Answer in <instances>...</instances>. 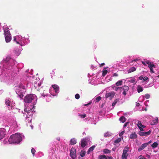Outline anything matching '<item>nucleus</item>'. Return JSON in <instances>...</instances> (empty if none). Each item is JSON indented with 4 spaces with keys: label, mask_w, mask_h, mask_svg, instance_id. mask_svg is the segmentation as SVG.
Segmentation results:
<instances>
[{
    "label": "nucleus",
    "mask_w": 159,
    "mask_h": 159,
    "mask_svg": "<svg viewBox=\"0 0 159 159\" xmlns=\"http://www.w3.org/2000/svg\"><path fill=\"white\" fill-rule=\"evenodd\" d=\"M30 126L31 127V129H33V126L32 125H30Z\"/></svg>",
    "instance_id": "nucleus-63"
},
{
    "label": "nucleus",
    "mask_w": 159,
    "mask_h": 159,
    "mask_svg": "<svg viewBox=\"0 0 159 159\" xmlns=\"http://www.w3.org/2000/svg\"><path fill=\"white\" fill-rule=\"evenodd\" d=\"M129 123V122H127L125 123L124 125V126H123L124 128L126 127L127 125Z\"/></svg>",
    "instance_id": "nucleus-55"
},
{
    "label": "nucleus",
    "mask_w": 159,
    "mask_h": 159,
    "mask_svg": "<svg viewBox=\"0 0 159 159\" xmlns=\"http://www.w3.org/2000/svg\"><path fill=\"white\" fill-rule=\"evenodd\" d=\"M150 61H142V63L144 65V66H146L147 65V64L148 65V62H149Z\"/></svg>",
    "instance_id": "nucleus-49"
},
{
    "label": "nucleus",
    "mask_w": 159,
    "mask_h": 159,
    "mask_svg": "<svg viewBox=\"0 0 159 159\" xmlns=\"http://www.w3.org/2000/svg\"><path fill=\"white\" fill-rule=\"evenodd\" d=\"M140 105V104L139 103H136V106H139Z\"/></svg>",
    "instance_id": "nucleus-59"
},
{
    "label": "nucleus",
    "mask_w": 159,
    "mask_h": 159,
    "mask_svg": "<svg viewBox=\"0 0 159 159\" xmlns=\"http://www.w3.org/2000/svg\"><path fill=\"white\" fill-rule=\"evenodd\" d=\"M96 121L93 122L92 123V124H94V125H96Z\"/></svg>",
    "instance_id": "nucleus-61"
},
{
    "label": "nucleus",
    "mask_w": 159,
    "mask_h": 159,
    "mask_svg": "<svg viewBox=\"0 0 159 159\" xmlns=\"http://www.w3.org/2000/svg\"><path fill=\"white\" fill-rule=\"evenodd\" d=\"M136 68L135 67H132L130 68L128 70V73H129L135 71Z\"/></svg>",
    "instance_id": "nucleus-31"
},
{
    "label": "nucleus",
    "mask_w": 159,
    "mask_h": 159,
    "mask_svg": "<svg viewBox=\"0 0 159 159\" xmlns=\"http://www.w3.org/2000/svg\"><path fill=\"white\" fill-rule=\"evenodd\" d=\"M37 100L36 96L34 94H29L25 96L24 98L25 108L24 111L27 113L26 120L29 123L31 122L33 114V108L37 103Z\"/></svg>",
    "instance_id": "nucleus-1"
},
{
    "label": "nucleus",
    "mask_w": 159,
    "mask_h": 159,
    "mask_svg": "<svg viewBox=\"0 0 159 159\" xmlns=\"http://www.w3.org/2000/svg\"><path fill=\"white\" fill-rule=\"evenodd\" d=\"M43 97V98L46 97V100L47 102H49L51 100V96L48 94H44V93H41L40 97Z\"/></svg>",
    "instance_id": "nucleus-18"
},
{
    "label": "nucleus",
    "mask_w": 159,
    "mask_h": 159,
    "mask_svg": "<svg viewBox=\"0 0 159 159\" xmlns=\"http://www.w3.org/2000/svg\"><path fill=\"white\" fill-rule=\"evenodd\" d=\"M137 125L141 131H143V128H144L145 127L144 125H142L141 122L139 121H138Z\"/></svg>",
    "instance_id": "nucleus-19"
},
{
    "label": "nucleus",
    "mask_w": 159,
    "mask_h": 159,
    "mask_svg": "<svg viewBox=\"0 0 159 159\" xmlns=\"http://www.w3.org/2000/svg\"><path fill=\"white\" fill-rule=\"evenodd\" d=\"M105 65V63H102L101 65H100V66H103Z\"/></svg>",
    "instance_id": "nucleus-62"
},
{
    "label": "nucleus",
    "mask_w": 159,
    "mask_h": 159,
    "mask_svg": "<svg viewBox=\"0 0 159 159\" xmlns=\"http://www.w3.org/2000/svg\"><path fill=\"white\" fill-rule=\"evenodd\" d=\"M144 99V96H141L139 98V101L140 102H142Z\"/></svg>",
    "instance_id": "nucleus-45"
},
{
    "label": "nucleus",
    "mask_w": 159,
    "mask_h": 159,
    "mask_svg": "<svg viewBox=\"0 0 159 159\" xmlns=\"http://www.w3.org/2000/svg\"><path fill=\"white\" fill-rule=\"evenodd\" d=\"M108 159H112V157H108Z\"/></svg>",
    "instance_id": "nucleus-60"
},
{
    "label": "nucleus",
    "mask_w": 159,
    "mask_h": 159,
    "mask_svg": "<svg viewBox=\"0 0 159 159\" xmlns=\"http://www.w3.org/2000/svg\"><path fill=\"white\" fill-rule=\"evenodd\" d=\"M158 146V143L157 142H154L152 145L151 146L152 148H156Z\"/></svg>",
    "instance_id": "nucleus-39"
},
{
    "label": "nucleus",
    "mask_w": 159,
    "mask_h": 159,
    "mask_svg": "<svg viewBox=\"0 0 159 159\" xmlns=\"http://www.w3.org/2000/svg\"><path fill=\"white\" fill-rule=\"evenodd\" d=\"M86 154V152L84 150H81L80 152V156L81 157H84Z\"/></svg>",
    "instance_id": "nucleus-38"
},
{
    "label": "nucleus",
    "mask_w": 159,
    "mask_h": 159,
    "mask_svg": "<svg viewBox=\"0 0 159 159\" xmlns=\"http://www.w3.org/2000/svg\"><path fill=\"white\" fill-rule=\"evenodd\" d=\"M158 118L156 117L155 119L152 120L151 123V125H154L156 124L158 122Z\"/></svg>",
    "instance_id": "nucleus-27"
},
{
    "label": "nucleus",
    "mask_w": 159,
    "mask_h": 159,
    "mask_svg": "<svg viewBox=\"0 0 159 159\" xmlns=\"http://www.w3.org/2000/svg\"><path fill=\"white\" fill-rule=\"evenodd\" d=\"M148 67L149 68L151 73H154V71L153 68L156 67L155 65L154 64L153 62L149 61L148 63Z\"/></svg>",
    "instance_id": "nucleus-11"
},
{
    "label": "nucleus",
    "mask_w": 159,
    "mask_h": 159,
    "mask_svg": "<svg viewBox=\"0 0 159 159\" xmlns=\"http://www.w3.org/2000/svg\"><path fill=\"white\" fill-rule=\"evenodd\" d=\"M126 80L131 83H134L136 81V80L134 77H131L126 79Z\"/></svg>",
    "instance_id": "nucleus-23"
},
{
    "label": "nucleus",
    "mask_w": 159,
    "mask_h": 159,
    "mask_svg": "<svg viewBox=\"0 0 159 159\" xmlns=\"http://www.w3.org/2000/svg\"><path fill=\"white\" fill-rule=\"evenodd\" d=\"M27 81H25L20 83L19 85L16 87V92L20 98L21 99L24 96L23 94L25 92V86L27 87Z\"/></svg>",
    "instance_id": "nucleus-5"
},
{
    "label": "nucleus",
    "mask_w": 159,
    "mask_h": 159,
    "mask_svg": "<svg viewBox=\"0 0 159 159\" xmlns=\"http://www.w3.org/2000/svg\"><path fill=\"white\" fill-rule=\"evenodd\" d=\"M18 128V125L16 120H14L11 122L10 128L13 130H17Z\"/></svg>",
    "instance_id": "nucleus-9"
},
{
    "label": "nucleus",
    "mask_w": 159,
    "mask_h": 159,
    "mask_svg": "<svg viewBox=\"0 0 159 159\" xmlns=\"http://www.w3.org/2000/svg\"><path fill=\"white\" fill-rule=\"evenodd\" d=\"M90 140V137H87L85 138H84L81 140L80 145L82 147L84 148L86 146L88 143V142Z\"/></svg>",
    "instance_id": "nucleus-8"
},
{
    "label": "nucleus",
    "mask_w": 159,
    "mask_h": 159,
    "mask_svg": "<svg viewBox=\"0 0 159 159\" xmlns=\"http://www.w3.org/2000/svg\"><path fill=\"white\" fill-rule=\"evenodd\" d=\"M3 29L4 33V34H6L10 33V32L8 30V28L6 25H4L3 26Z\"/></svg>",
    "instance_id": "nucleus-24"
},
{
    "label": "nucleus",
    "mask_w": 159,
    "mask_h": 159,
    "mask_svg": "<svg viewBox=\"0 0 159 159\" xmlns=\"http://www.w3.org/2000/svg\"><path fill=\"white\" fill-rule=\"evenodd\" d=\"M13 41L17 44L19 45V48H15L12 53V55L15 57L18 56L21 53L22 46H25L30 43V40L29 38H25L20 35H16L13 37Z\"/></svg>",
    "instance_id": "nucleus-3"
},
{
    "label": "nucleus",
    "mask_w": 159,
    "mask_h": 159,
    "mask_svg": "<svg viewBox=\"0 0 159 159\" xmlns=\"http://www.w3.org/2000/svg\"><path fill=\"white\" fill-rule=\"evenodd\" d=\"M78 116L81 118H84L86 116L85 114H80L78 115Z\"/></svg>",
    "instance_id": "nucleus-42"
},
{
    "label": "nucleus",
    "mask_w": 159,
    "mask_h": 159,
    "mask_svg": "<svg viewBox=\"0 0 159 159\" xmlns=\"http://www.w3.org/2000/svg\"><path fill=\"white\" fill-rule=\"evenodd\" d=\"M129 151V147L128 146H126L124 149L123 150V153H124V154H127V155H128V153H127V152Z\"/></svg>",
    "instance_id": "nucleus-28"
},
{
    "label": "nucleus",
    "mask_w": 159,
    "mask_h": 159,
    "mask_svg": "<svg viewBox=\"0 0 159 159\" xmlns=\"http://www.w3.org/2000/svg\"><path fill=\"white\" fill-rule=\"evenodd\" d=\"M144 98H145L146 99H148L150 98V95L149 94L147 93L144 95Z\"/></svg>",
    "instance_id": "nucleus-47"
},
{
    "label": "nucleus",
    "mask_w": 159,
    "mask_h": 159,
    "mask_svg": "<svg viewBox=\"0 0 159 159\" xmlns=\"http://www.w3.org/2000/svg\"><path fill=\"white\" fill-rule=\"evenodd\" d=\"M35 152V150L33 148H32L31 149V152H32V154L33 155V156H34Z\"/></svg>",
    "instance_id": "nucleus-53"
},
{
    "label": "nucleus",
    "mask_w": 159,
    "mask_h": 159,
    "mask_svg": "<svg viewBox=\"0 0 159 159\" xmlns=\"http://www.w3.org/2000/svg\"><path fill=\"white\" fill-rule=\"evenodd\" d=\"M151 142H152V141L150 140L147 143H145V144H147V146L149 144L151 143Z\"/></svg>",
    "instance_id": "nucleus-56"
},
{
    "label": "nucleus",
    "mask_w": 159,
    "mask_h": 159,
    "mask_svg": "<svg viewBox=\"0 0 159 159\" xmlns=\"http://www.w3.org/2000/svg\"><path fill=\"white\" fill-rule=\"evenodd\" d=\"M16 62L15 60L9 57H7L4 58L2 61L1 64L2 66L0 67V76L1 75L5 70H12L14 73V75H16L18 74L19 71L18 67H16Z\"/></svg>",
    "instance_id": "nucleus-2"
},
{
    "label": "nucleus",
    "mask_w": 159,
    "mask_h": 159,
    "mask_svg": "<svg viewBox=\"0 0 159 159\" xmlns=\"http://www.w3.org/2000/svg\"><path fill=\"white\" fill-rule=\"evenodd\" d=\"M119 120L121 122L124 123L126 121V119L125 117L122 116L120 118Z\"/></svg>",
    "instance_id": "nucleus-35"
},
{
    "label": "nucleus",
    "mask_w": 159,
    "mask_h": 159,
    "mask_svg": "<svg viewBox=\"0 0 159 159\" xmlns=\"http://www.w3.org/2000/svg\"><path fill=\"white\" fill-rule=\"evenodd\" d=\"M70 156L72 159H75L76 157V150L75 148H72L70 150Z\"/></svg>",
    "instance_id": "nucleus-13"
},
{
    "label": "nucleus",
    "mask_w": 159,
    "mask_h": 159,
    "mask_svg": "<svg viewBox=\"0 0 159 159\" xmlns=\"http://www.w3.org/2000/svg\"><path fill=\"white\" fill-rule=\"evenodd\" d=\"M139 134L140 136H145V135H144V132L140 131L139 132Z\"/></svg>",
    "instance_id": "nucleus-50"
},
{
    "label": "nucleus",
    "mask_w": 159,
    "mask_h": 159,
    "mask_svg": "<svg viewBox=\"0 0 159 159\" xmlns=\"http://www.w3.org/2000/svg\"><path fill=\"white\" fill-rule=\"evenodd\" d=\"M108 72L107 70L106 69V68H105L103 69L102 71V75L103 76H105L107 73Z\"/></svg>",
    "instance_id": "nucleus-36"
},
{
    "label": "nucleus",
    "mask_w": 159,
    "mask_h": 159,
    "mask_svg": "<svg viewBox=\"0 0 159 159\" xmlns=\"http://www.w3.org/2000/svg\"><path fill=\"white\" fill-rule=\"evenodd\" d=\"M137 137V135L135 132L132 133L129 136V138L131 139H136Z\"/></svg>",
    "instance_id": "nucleus-26"
},
{
    "label": "nucleus",
    "mask_w": 159,
    "mask_h": 159,
    "mask_svg": "<svg viewBox=\"0 0 159 159\" xmlns=\"http://www.w3.org/2000/svg\"><path fill=\"white\" fill-rule=\"evenodd\" d=\"M6 133V131L4 128H0V140L4 137Z\"/></svg>",
    "instance_id": "nucleus-15"
},
{
    "label": "nucleus",
    "mask_w": 159,
    "mask_h": 159,
    "mask_svg": "<svg viewBox=\"0 0 159 159\" xmlns=\"http://www.w3.org/2000/svg\"><path fill=\"white\" fill-rule=\"evenodd\" d=\"M112 135V133L109 132H107L105 133L104 134L105 137H109Z\"/></svg>",
    "instance_id": "nucleus-34"
},
{
    "label": "nucleus",
    "mask_w": 159,
    "mask_h": 159,
    "mask_svg": "<svg viewBox=\"0 0 159 159\" xmlns=\"http://www.w3.org/2000/svg\"><path fill=\"white\" fill-rule=\"evenodd\" d=\"M10 77L9 75L4 76L1 78V81L9 84L10 82Z\"/></svg>",
    "instance_id": "nucleus-12"
},
{
    "label": "nucleus",
    "mask_w": 159,
    "mask_h": 159,
    "mask_svg": "<svg viewBox=\"0 0 159 159\" xmlns=\"http://www.w3.org/2000/svg\"><path fill=\"white\" fill-rule=\"evenodd\" d=\"M104 158H107L106 156L104 155L99 156L98 157V159H104Z\"/></svg>",
    "instance_id": "nucleus-44"
},
{
    "label": "nucleus",
    "mask_w": 159,
    "mask_h": 159,
    "mask_svg": "<svg viewBox=\"0 0 159 159\" xmlns=\"http://www.w3.org/2000/svg\"><path fill=\"white\" fill-rule=\"evenodd\" d=\"M128 155L127 154H124V153L122 154L121 156V158L122 159H127Z\"/></svg>",
    "instance_id": "nucleus-40"
},
{
    "label": "nucleus",
    "mask_w": 159,
    "mask_h": 159,
    "mask_svg": "<svg viewBox=\"0 0 159 159\" xmlns=\"http://www.w3.org/2000/svg\"><path fill=\"white\" fill-rule=\"evenodd\" d=\"M143 88L140 85H138L137 87V90L139 93L143 90Z\"/></svg>",
    "instance_id": "nucleus-30"
},
{
    "label": "nucleus",
    "mask_w": 159,
    "mask_h": 159,
    "mask_svg": "<svg viewBox=\"0 0 159 159\" xmlns=\"http://www.w3.org/2000/svg\"><path fill=\"white\" fill-rule=\"evenodd\" d=\"M125 130H123L119 134V136L120 137H121L125 133Z\"/></svg>",
    "instance_id": "nucleus-52"
},
{
    "label": "nucleus",
    "mask_w": 159,
    "mask_h": 159,
    "mask_svg": "<svg viewBox=\"0 0 159 159\" xmlns=\"http://www.w3.org/2000/svg\"><path fill=\"white\" fill-rule=\"evenodd\" d=\"M77 143V139L75 138L71 139L70 141V143L71 145H74L76 144Z\"/></svg>",
    "instance_id": "nucleus-21"
},
{
    "label": "nucleus",
    "mask_w": 159,
    "mask_h": 159,
    "mask_svg": "<svg viewBox=\"0 0 159 159\" xmlns=\"http://www.w3.org/2000/svg\"><path fill=\"white\" fill-rule=\"evenodd\" d=\"M103 152L105 154H109L111 152V151L107 149H105L103 151Z\"/></svg>",
    "instance_id": "nucleus-41"
},
{
    "label": "nucleus",
    "mask_w": 159,
    "mask_h": 159,
    "mask_svg": "<svg viewBox=\"0 0 159 159\" xmlns=\"http://www.w3.org/2000/svg\"><path fill=\"white\" fill-rule=\"evenodd\" d=\"M121 141V138H118L116 139L114 141V143L115 144L118 143L120 142Z\"/></svg>",
    "instance_id": "nucleus-43"
},
{
    "label": "nucleus",
    "mask_w": 159,
    "mask_h": 159,
    "mask_svg": "<svg viewBox=\"0 0 159 159\" xmlns=\"http://www.w3.org/2000/svg\"><path fill=\"white\" fill-rule=\"evenodd\" d=\"M147 146V144L145 143L143 144L138 149V151L140 152Z\"/></svg>",
    "instance_id": "nucleus-22"
},
{
    "label": "nucleus",
    "mask_w": 159,
    "mask_h": 159,
    "mask_svg": "<svg viewBox=\"0 0 159 159\" xmlns=\"http://www.w3.org/2000/svg\"><path fill=\"white\" fill-rule=\"evenodd\" d=\"M118 76V74H117L116 73H114L113 74L112 77H117Z\"/></svg>",
    "instance_id": "nucleus-54"
},
{
    "label": "nucleus",
    "mask_w": 159,
    "mask_h": 159,
    "mask_svg": "<svg viewBox=\"0 0 159 159\" xmlns=\"http://www.w3.org/2000/svg\"><path fill=\"white\" fill-rule=\"evenodd\" d=\"M95 147L96 146L95 145H93L90 147L87 152V154H89L91 152L93 151Z\"/></svg>",
    "instance_id": "nucleus-29"
},
{
    "label": "nucleus",
    "mask_w": 159,
    "mask_h": 159,
    "mask_svg": "<svg viewBox=\"0 0 159 159\" xmlns=\"http://www.w3.org/2000/svg\"><path fill=\"white\" fill-rule=\"evenodd\" d=\"M115 93L114 92H110L106 93L105 97L106 98L111 99L115 95Z\"/></svg>",
    "instance_id": "nucleus-10"
},
{
    "label": "nucleus",
    "mask_w": 159,
    "mask_h": 159,
    "mask_svg": "<svg viewBox=\"0 0 159 159\" xmlns=\"http://www.w3.org/2000/svg\"><path fill=\"white\" fill-rule=\"evenodd\" d=\"M89 76H91L89 74H88V76L89 78V83L93 85H96L97 84V83L95 82V80L96 79L95 77H93V79H91L90 78Z\"/></svg>",
    "instance_id": "nucleus-17"
},
{
    "label": "nucleus",
    "mask_w": 159,
    "mask_h": 159,
    "mask_svg": "<svg viewBox=\"0 0 159 159\" xmlns=\"http://www.w3.org/2000/svg\"><path fill=\"white\" fill-rule=\"evenodd\" d=\"M139 60L138 59V58L135 59L134 60V61L136 62L137 61H138Z\"/></svg>",
    "instance_id": "nucleus-58"
},
{
    "label": "nucleus",
    "mask_w": 159,
    "mask_h": 159,
    "mask_svg": "<svg viewBox=\"0 0 159 159\" xmlns=\"http://www.w3.org/2000/svg\"><path fill=\"white\" fill-rule=\"evenodd\" d=\"M43 79L41 80L40 81H38V82H36V83H35V85H34V87H35V88H37V87H40L41 84H42V83H43Z\"/></svg>",
    "instance_id": "nucleus-25"
},
{
    "label": "nucleus",
    "mask_w": 159,
    "mask_h": 159,
    "mask_svg": "<svg viewBox=\"0 0 159 159\" xmlns=\"http://www.w3.org/2000/svg\"><path fill=\"white\" fill-rule=\"evenodd\" d=\"M24 138L23 135L19 133H17L11 136L8 139V141L10 143L19 144L22 141Z\"/></svg>",
    "instance_id": "nucleus-4"
},
{
    "label": "nucleus",
    "mask_w": 159,
    "mask_h": 159,
    "mask_svg": "<svg viewBox=\"0 0 159 159\" xmlns=\"http://www.w3.org/2000/svg\"><path fill=\"white\" fill-rule=\"evenodd\" d=\"M119 100L118 99H116L114 100V102L112 104V106L114 107L115 106L116 103L118 102Z\"/></svg>",
    "instance_id": "nucleus-46"
},
{
    "label": "nucleus",
    "mask_w": 159,
    "mask_h": 159,
    "mask_svg": "<svg viewBox=\"0 0 159 159\" xmlns=\"http://www.w3.org/2000/svg\"><path fill=\"white\" fill-rule=\"evenodd\" d=\"M5 41L6 43L10 42L11 39V36L10 33L4 34Z\"/></svg>",
    "instance_id": "nucleus-16"
},
{
    "label": "nucleus",
    "mask_w": 159,
    "mask_h": 159,
    "mask_svg": "<svg viewBox=\"0 0 159 159\" xmlns=\"http://www.w3.org/2000/svg\"><path fill=\"white\" fill-rule=\"evenodd\" d=\"M139 79L140 80H143V81L145 83L148 81V78L147 76L143 77V75H142L139 76Z\"/></svg>",
    "instance_id": "nucleus-20"
},
{
    "label": "nucleus",
    "mask_w": 159,
    "mask_h": 159,
    "mask_svg": "<svg viewBox=\"0 0 159 159\" xmlns=\"http://www.w3.org/2000/svg\"><path fill=\"white\" fill-rule=\"evenodd\" d=\"M59 92V86L56 84L52 85V88L50 90V93L52 96H54L57 95Z\"/></svg>",
    "instance_id": "nucleus-6"
},
{
    "label": "nucleus",
    "mask_w": 159,
    "mask_h": 159,
    "mask_svg": "<svg viewBox=\"0 0 159 159\" xmlns=\"http://www.w3.org/2000/svg\"><path fill=\"white\" fill-rule=\"evenodd\" d=\"M124 80H120L118 81H117V82H116V85L117 86H118L122 85V84L123 81Z\"/></svg>",
    "instance_id": "nucleus-32"
},
{
    "label": "nucleus",
    "mask_w": 159,
    "mask_h": 159,
    "mask_svg": "<svg viewBox=\"0 0 159 159\" xmlns=\"http://www.w3.org/2000/svg\"><path fill=\"white\" fill-rule=\"evenodd\" d=\"M80 95L78 93L76 94L75 96V98L77 99H79L80 98Z\"/></svg>",
    "instance_id": "nucleus-51"
},
{
    "label": "nucleus",
    "mask_w": 159,
    "mask_h": 159,
    "mask_svg": "<svg viewBox=\"0 0 159 159\" xmlns=\"http://www.w3.org/2000/svg\"><path fill=\"white\" fill-rule=\"evenodd\" d=\"M55 70H53L52 73H51L53 75H54L55 74Z\"/></svg>",
    "instance_id": "nucleus-57"
},
{
    "label": "nucleus",
    "mask_w": 159,
    "mask_h": 159,
    "mask_svg": "<svg viewBox=\"0 0 159 159\" xmlns=\"http://www.w3.org/2000/svg\"><path fill=\"white\" fill-rule=\"evenodd\" d=\"M150 156H149V155H148V158H150Z\"/></svg>",
    "instance_id": "nucleus-64"
},
{
    "label": "nucleus",
    "mask_w": 159,
    "mask_h": 159,
    "mask_svg": "<svg viewBox=\"0 0 159 159\" xmlns=\"http://www.w3.org/2000/svg\"><path fill=\"white\" fill-rule=\"evenodd\" d=\"M5 104L8 107V108L12 109L14 106L15 103L10 98H6L5 100Z\"/></svg>",
    "instance_id": "nucleus-7"
},
{
    "label": "nucleus",
    "mask_w": 159,
    "mask_h": 159,
    "mask_svg": "<svg viewBox=\"0 0 159 159\" xmlns=\"http://www.w3.org/2000/svg\"><path fill=\"white\" fill-rule=\"evenodd\" d=\"M151 133V131L150 130H149L147 132H144V135H145V136H146L148 135H149Z\"/></svg>",
    "instance_id": "nucleus-48"
},
{
    "label": "nucleus",
    "mask_w": 159,
    "mask_h": 159,
    "mask_svg": "<svg viewBox=\"0 0 159 159\" xmlns=\"http://www.w3.org/2000/svg\"><path fill=\"white\" fill-rule=\"evenodd\" d=\"M129 89V87L127 86H124L121 87L120 91L122 93V94L124 96L126 94V92L128 91Z\"/></svg>",
    "instance_id": "nucleus-14"
},
{
    "label": "nucleus",
    "mask_w": 159,
    "mask_h": 159,
    "mask_svg": "<svg viewBox=\"0 0 159 159\" xmlns=\"http://www.w3.org/2000/svg\"><path fill=\"white\" fill-rule=\"evenodd\" d=\"M101 98L100 97H97L94 99V102L95 103L98 102H99L101 100Z\"/></svg>",
    "instance_id": "nucleus-33"
},
{
    "label": "nucleus",
    "mask_w": 159,
    "mask_h": 159,
    "mask_svg": "<svg viewBox=\"0 0 159 159\" xmlns=\"http://www.w3.org/2000/svg\"><path fill=\"white\" fill-rule=\"evenodd\" d=\"M113 89L115 91L120 90L121 89V87H117L116 86L113 85L112 86Z\"/></svg>",
    "instance_id": "nucleus-37"
}]
</instances>
